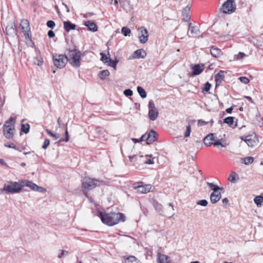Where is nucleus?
Segmentation results:
<instances>
[{
  "instance_id": "cd10ccee",
  "label": "nucleus",
  "mask_w": 263,
  "mask_h": 263,
  "mask_svg": "<svg viewBox=\"0 0 263 263\" xmlns=\"http://www.w3.org/2000/svg\"><path fill=\"white\" fill-rule=\"evenodd\" d=\"M123 263H139V260L134 256H129L123 260Z\"/></svg>"
},
{
  "instance_id": "f704fd0d",
  "label": "nucleus",
  "mask_w": 263,
  "mask_h": 263,
  "mask_svg": "<svg viewBox=\"0 0 263 263\" xmlns=\"http://www.w3.org/2000/svg\"><path fill=\"white\" fill-rule=\"evenodd\" d=\"M234 117H228L223 119V122L229 126H231L234 123Z\"/></svg>"
},
{
  "instance_id": "4be33fe9",
  "label": "nucleus",
  "mask_w": 263,
  "mask_h": 263,
  "mask_svg": "<svg viewBox=\"0 0 263 263\" xmlns=\"http://www.w3.org/2000/svg\"><path fill=\"white\" fill-rule=\"evenodd\" d=\"M210 52L211 55L215 58H218L222 55L221 50L215 46H213L211 48Z\"/></svg>"
},
{
  "instance_id": "680f3d73",
  "label": "nucleus",
  "mask_w": 263,
  "mask_h": 263,
  "mask_svg": "<svg viewBox=\"0 0 263 263\" xmlns=\"http://www.w3.org/2000/svg\"><path fill=\"white\" fill-rule=\"evenodd\" d=\"M65 253L66 254H68V251H65V250H62L61 253L59 254L58 257L59 258H61L65 255Z\"/></svg>"
},
{
  "instance_id": "473e14b6",
  "label": "nucleus",
  "mask_w": 263,
  "mask_h": 263,
  "mask_svg": "<svg viewBox=\"0 0 263 263\" xmlns=\"http://www.w3.org/2000/svg\"><path fill=\"white\" fill-rule=\"evenodd\" d=\"M109 71L108 70H103L100 71L99 76L101 80H105L106 77L109 75Z\"/></svg>"
},
{
  "instance_id": "c03bdc74",
  "label": "nucleus",
  "mask_w": 263,
  "mask_h": 263,
  "mask_svg": "<svg viewBox=\"0 0 263 263\" xmlns=\"http://www.w3.org/2000/svg\"><path fill=\"white\" fill-rule=\"evenodd\" d=\"M100 55L101 56V60L104 63H106L108 62V60L109 59L108 57H107L104 53L101 52Z\"/></svg>"
},
{
  "instance_id": "c85d7f7f",
  "label": "nucleus",
  "mask_w": 263,
  "mask_h": 263,
  "mask_svg": "<svg viewBox=\"0 0 263 263\" xmlns=\"http://www.w3.org/2000/svg\"><path fill=\"white\" fill-rule=\"evenodd\" d=\"M224 141L221 139L215 140L213 142L212 145H213L215 147H217L218 146L220 145L221 147H225L226 146V142H224Z\"/></svg>"
},
{
  "instance_id": "4468645a",
  "label": "nucleus",
  "mask_w": 263,
  "mask_h": 263,
  "mask_svg": "<svg viewBox=\"0 0 263 263\" xmlns=\"http://www.w3.org/2000/svg\"><path fill=\"white\" fill-rule=\"evenodd\" d=\"M191 8L189 6L184 8L182 11V16L183 17L182 20L185 22H190L191 20V16L190 14Z\"/></svg>"
},
{
  "instance_id": "7c9ffc66",
  "label": "nucleus",
  "mask_w": 263,
  "mask_h": 263,
  "mask_svg": "<svg viewBox=\"0 0 263 263\" xmlns=\"http://www.w3.org/2000/svg\"><path fill=\"white\" fill-rule=\"evenodd\" d=\"M137 90L138 93L139 94V95L140 96V97L142 98H145L146 97V96H147L146 92L145 90L142 87L138 86L137 87Z\"/></svg>"
},
{
  "instance_id": "3c124183",
  "label": "nucleus",
  "mask_w": 263,
  "mask_h": 263,
  "mask_svg": "<svg viewBox=\"0 0 263 263\" xmlns=\"http://www.w3.org/2000/svg\"><path fill=\"white\" fill-rule=\"evenodd\" d=\"M240 81L245 84H247L248 83H249V80L248 78H247V77H240L239 78Z\"/></svg>"
},
{
  "instance_id": "39448f33",
  "label": "nucleus",
  "mask_w": 263,
  "mask_h": 263,
  "mask_svg": "<svg viewBox=\"0 0 263 263\" xmlns=\"http://www.w3.org/2000/svg\"><path fill=\"white\" fill-rule=\"evenodd\" d=\"M52 58L54 65L59 68L65 67L68 61V57L64 54H53Z\"/></svg>"
},
{
  "instance_id": "13d9d810",
  "label": "nucleus",
  "mask_w": 263,
  "mask_h": 263,
  "mask_svg": "<svg viewBox=\"0 0 263 263\" xmlns=\"http://www.w3.org/2000/svg\"><path fill=\"white\" fill-rule=\"evenodd\" d=\"M208 123H209V122H206L202 120H199L198 121V126H204V125H206V124H208Z\"/></svg>"
},
{
  "instance_id": "6e6d98bb",
  "label": "nucleus",
  "mask_w": 263,
  "mask_h": 263,
  "mask_svg": "<svg viewBox=\"0 0 263 263\" xmlns=\"http://www.w3.org/2000/svg\"><path fill=\"white\" fill-rule=\"evenodd\" d=\"M4 146L7 147L13 148L14 149H18V148L14 145L13 143H10V144H5Z\"/></svg>"
},
{
  "instance_id": "bf43d9fd",
  "label": "nucleus",
  "mask_w": 263,
  "mask_h": 263,
  "mask_svg": "<svg viewBox=\"0 0 263 263\" xmlns=\"http://www.w3.org/2000/svg\"><path fill=\"white\" fill-rule=\"evenodd\" d=\"M47 35H48L49 37L52 38V37H53L55 36V33H54V32H53V30H50L48 31Z\"/></svg>"
},
{
  "instance_id": "774afa93",
  "label": "nucleus",
  "mask_w": 263,
  "mask_h": 263,
  "mask_svg": "<svg viewBox=\"0 0 263 263\" xmlns=\"http://www.w3.org/2000/svg\"><path fill=\"white\" fill-rule=\"evenodd\" d=\"M229 202V200L227 198H225L224 199H222V202L224 203V204H227Z\"/></svg>"
},
{
  "instance_id": "c756f323",
  "label": "nucleus",
  "mask_w": 263,
  "mask_h": 263,
  "mask_svg": "<svg viewBox=\"0 0 263 263\" xmlns=\"http://www.w3.org/2000/svg\"><path fill=\"white\" fill-rule=\"evenodd\" d=\"M153 205L155 210L160 213L162 211V205L159 203L157 200H154L153 201Z\"/></svg>"
},
{
  "instance_id": "09e8293b",
  "label": "nucleus",
  "mask_w": 263,
  "mask_h": 263,
  "mask_svg": "<svg viewBox=\"0 0 263 263\" xmlns=\"http://www.w3.org/2000/svg\"><path fill=\"white\" fill-rule=\"evenodd\" d=\"M124 95L126 97H130L133 95V91L130 89H126L123 92Z\"/></svg>"
},
{
  "instance_id": "8fccbe9b",
  "label": "nucleus",
  "mask_w": 263,
  "mask_h": 263,
  "mask_svg": "<svg viewBox=\"0 0 263 263\" xmlns=\"http://www.w3.org/2000/svg\"><path fill=\"white\" fill-rule=\"evenodd\" d=\"M46 25L48 27L51 28V29L54 28V27L55 26V24L54 22L52 20H49V21H47Z\"/></svg>"
},
{
  "instance_id": "4d7b16f0",
  "label": "nucleus",
  "mask_w": 263,
  "mask_h": 263,
  "mask_svg": "<svg viewBox=\"0 0 263 263\" xmlns=\"http://www.w3.org/2000/svg\"><path fill=\"white\" fill-rule=\"evenodd\" d=\"M34 63L35 64L40 66L43 64V60L42 58L39 59L37 58H35L34 60Z\"/></svg>"
},
{
  "instance_id": "49530a36",
  "label": "nucleus",
  "mask_w": 263,
  "mask_h": 263,
  "mask_svg": "<svg viewBox=\"0 0 263 263\" xmlns=\"http://www.w3.org/2000/svg\"><path fill=\"white\" fill-rule=\"evenodd\" d=\"M236 176V173H235L234 172H232L228 178L229 181L231 182H234L235 180Z\"/></svg>"
},
{
  "instance_id": "9b49d317",
  "label": "nucleus",
  "mask_w": 263,
  "mask_h": 263,
  "mask_svg": "<svg viewBox=\"0 0 263 263\" xmlns=\"http://www.w3.org/2000/svg\"><path fill=\"white\" fill-rule=\"evenodd\" d=\"M129 159L130 161L133 163L134 165L140 164L143 163V159L145 158L143 155H133L129 156Z\"/></svg>"
},
{
  "instance_id": "a878e982",
  "label": "nucleus",
  "mask_w": 263,
  "mask_h": 263,
  "mask_svg": "<svg viewBox=\"0 0 263 263\" xmlns=\"http://www.w3.org/2000/svg\"><path fill=\"white\" fill-rule=\"evenodd\" d=\"M241 139L243 140L249 146L253 147L255 144V141L252 139L250 136H247L245 139L242 137Z\"/></svg>"
},
{
  "instance_id": "37998d69",
  "label": "nucleus",
  "mask_w": 263,
  "mask_h": 263,
  "mask_svg": "<svg viewBox=\"0 0 263 263\" xmlns=\"http://www.w3.org/2000/svg\"><path fill=\"white\" fill-rule=\"evenodd\" d=\"M191 132V127L190 124H189L186 127V130L184 133V137H188L190 136Z\"/></svg>"
},
{
  "instance_id": "b1692460",
  "label": "nucleus",
  "mask_w": 263,
  "mask_h": 263,
  "mask_svg": "<svg viewBox=\"0 0 263 263\" xmlns=\"http://www.w3.org/2000/svg\"><path fill=\"white\" fill-rule=\"evenodd\" d=\"M158 263H170L168 256L164 254H159Z\"/></svg>"
},
{
  "instance_id": "e2e57ef3",
  "label": "nucleus",
  "mask_w": 263,
  "mask_h": 263,
  "mask_svg": "<svg viewBox=\"0 0 263 263\" xmlns=\"http://www.w3.org/2000/svg\"><path fill=\"white\" fill-rule=\"evenodd\" d=\"M146 133L143 135L140 138V140H138V141H146Z\"/></svg>"
},
{
  "instance_id": "0e129e2a",
  "label": "nucleus",
  "mask_w": 263,
  "mask_h": 263,
  "mask_svg": "<svg viewBox=\"0 0 263 263\" xmlns=\"http://www.w3.org/2000/svg\"><path fill=\"white\" fill-rule=\"evenodd\" d=\"M35 191H37L40 192H43L45 191V189L42 187H40L37 185V187H36Z\"/></svg>"
},
{
  "instance_id": "f3484780",
  "label": "nucleus",
  "mask_w": 263,
  "mask_h": 263,
  "mask_svg": "<svg viewBox=\"0 0 263 263\" xmlns=\"http://www.w3.org/2000/svg\"><path fill=\"white\" fill-rule=\"evenodd\" d=\"M84 25L88 28V30L92 32H96L98 30L97 24L91 21H87L84 23Z\"/></svg>"
},
{
  "instance_id": "1a4fd4ad",
  "label": "nucleus",
  "mask_w": 263,
  "mask_h": 263,
  "mask_svg": "<svg viewBox=\"0 0 263 263\" xmlns=\"http://www.w3.org/2000/svg\"><path fill=\"white\" fill-rule=\"evenodd\" d=\"M146 143L151 144L154 142L158 137L157 133L153 129H151L149 132L146 133Z\"/></svg>"
},
{
  "instance_id": "0eeeda50",
  "label": "nucleus",
  "mask_w": 263,
  "mask_h": 263,
  "mask_svg": "<svg viewBox=\"0 0 263 263\" xmlns=\"http://www.w3.org/2000/svg\"><path fill=\"white\" fill-rule=\"evenodd\" d=\"M20 27L25 37L26 38L28 37V39L31 38V36H30L29 35V33L30 32V27L29 22L28 21V20H22L20 24Z\"/></svg>"
},
{
  "instance_id": "5701e85b",
  "label": "nucleus",
  "mask_w": 263,
  "mask_h": 263,
  "mask_svg": "<svg viewBox=\"0 0 263 263\" xmlns=\"http://www.w3.org/2000/svg\"><path fill=\"white\" fill-rule=\"evenodd\" d=\"M148 115L151 120L155 121L157 119L158 115V109L157 108L154 109H149L148 110Z\"/></svg>"
},
{
  "instance_id": "a211bd4d",
  "label": "nucleus",
  "mask_w": 263,
  "mask_h": 263,
  "mask_svg": "<svg viewBox=\"0 0 263 263\" xmlns=\"http://www.w3.org/2000/svg\"><path fill=\"white\" fill-rule=\"evenodd\" d=\"M214 141H215V134L213 133L209 134L203 139L204 144L208 146H211Z\"/></svg>"
},
{
  "instance_id": "423d86ee",
  "label": "nucleus",
  "mask_w": 263,
  "mask_h": 263,
  "mask_svg": "<svg viewBox=\"0 0 263 263\" xmlns=\"http://www.w3.org/2000/svg\"><path fill=\"white\" fill-rule=\"evenodd\" d=\"M236 9V6L235 2L226 1L222 5L220 10L223 13L230 14L235 12Z\"/></svg>"
},
{
  "instance_id": "052dcab7",
  "label": "nucleus",
  "mask_w": 263,
  "mask_h": 263,
  "mask_svg": "<svg viewBox=\"0 0 263 263\" xmlns=\"http://www.w3.org/2000/svg\"><path fill=\"white\" fill-rule=\"evenodd\" d=\"M95 131L97 134H102L103 132V129L100 127H97L96 128Z\"/></svg>"
},
{
  "instance_id": "9d476101",
  "label": "nucleus",
  "mask_w": 263,
  "mask_h": 263,
  "mask_svg": "<svg viewBox=\"0 0 263 263\" xmlns=\"http://www.w3.org/2000/svg\"><path fill=\"white\" fill-rule=\"evenodd\" d=\"M146 56V52L143 49H139L134 52L132 55L130 56L129 59H143Z\"/></svg>"
},
{
  "instance_id": "4c0bfd02",
  "label": "nucleus",
  "mask_w": 263,
  "mask_h": 263,
  "mask_svg": "<svg viewBox=\"0 0 263 263\" xmlns=\"http://www.w3.org/2000/svg\"><path fill=\"white\" fill-rule=\"evenodd\" d=\"M109 61V66L114 68V69H116V66L117 63H118V60L116 59L115 60H112L111 59L109 58L108 60V62Z\"/></svg>"
},
{
  "instance_id": "bb28decb",
  "label": "nucleus",
  "mask_w": 263,
  "mask_h": 263,
  "mask_svg": "<svg viewBox=\"0 0 263 263\" xmlns=\"http://www.w3.org/2000/svg\"><path fill=\"white\" fill-rule=\"evenodd\" d=\"M16 121V117H10L9 119L6 121L4 125V127H12L13 125L14 124Z\"/></svg>"
},
{
  "instance_id": "6ab92c4d",
  "label": "nucleus",
  "mask_w": 263,
  "mask_h": 263,
  "mask_svg": "<svg viewBox=\"0 0 263 263\" xmlns=\"http://www.w3.org/2000/svg\"><path fill=\"white\" fill-rule=\"evenodd\" d=\"M152 186L151 184H145L144 185H139L137 187V192L142 193L146 194L151 191Z\"/></svg>"
},
{
  "instance_id": "58836bf2",
  "label": "nucleus",
  "mask_w": 263,
  "mask_h": 263,
  "mask_svg": "<svg viewBox=\"0 0 263 263\" xmlns=\"http://www.w3.org/2000/svg\"><path fill=\"white\" fill-rule=\"evenodd\" d=\"M243 160V162L246 165H249L253 163L254 158L252 157H247L245 158H242Z\"/></svg>"
},
{
  "instance_id": "72a5a7b5",
  "label": "nucleus",
  "mask_w": 263,
  "mask_h": 263,
  "mask_svg": "<svg viewBox=\"0 0 263 263\" xmlns=\"http://www.w3.org/2000/svg\"><path fill=\"white\" fill-rule=\"evenodd\" d=\"M254 202L258 207L260 206L263 203V197L261 196H256L254 199Z\"/></svg>"
},
{
  "instance_id": "412c9836",
  "label": "nucleus",
  "mask_w": 263,
  "mask_h": 263,
  "mask_svg": "<svg viewBox=\"0 0 263 263\" xmlns=\"http://www.w3.org/2000/svg\"><path fill=\"white\" fill-rule=\"evenodd\" d=\"M21 183L22 184V187L24 186H27L33 191H35L36 187H37V185L36 184L33 183L31 181L21 180Z\"/></svg>"
},
{
  "instance_id": "6e6552de",
  "label": "nucleus",
  "mask_w": 263,
  "mask_h": 263,
  "mask_svg": "<svg viewBox=\"0 0 263 263\" xmlns=\"http://www.w3.org/2000/svg\"><path fill=\"white\" fill-rule=\"evenodd\" d=\"M139 41L142 44L145 43L148 40V31L147 30L144 28L141 27L139 29Z\"/></svg>"
},
{
  "instance_id": "e433bc0d",
  "label": "nucleus",
  "mask_w": 263,
  "mask_h": 263,
  "mask_svg": "<svg viewBox=\"0 0 263 263\" xmlns=\"http://www.w3.org/2000/svg\"><path fill=\"white\" fill-rule=\"evenodd\" d=\"M30 125L29 124H22L21 125V130L25 134H28L29 132Z\"/></svg>"
},
{
  "instance_id": "69168bd1",
  "label": "nucleus",
  "mask_w": 263,
  "mask_h": 263,
  "mask_svg": "<svg viewBox=\"0 0 263 263\" xmlns=\"http://www.w3.org/2000/svg\"><path fill=\"white\" fill-rule=\"evenodd\" d=\"M233 109V107L232 106H231L226 109V112L228 114H231Z\"/></svg>"
},
{
  "instance_id": "864d4df0",
  "label": "nucleus",
  "mask_w": 263,
  "mask_h": 263,
  "mask_svg": "<svg viewBox=\"0 0 263 263\" xmlns=\"http://www.w3.org/2000/svg\"><path fill=\"white\" fill-rule=\"evenodd\" d=\"M148 108H149V109H156V107L155 106V105L154 102H153V101L151 100V101H149V103H148Z\"/></svg>"
},
{
  "instance_id": "5fc2aeb1",
  "label": "nucleus",
  "mask_w": 263,
  "mask_h": 263,
  "mask_svg": "<svg viewBox=\"0 0 263 263\" xmlns=\"http://www.w3.org/2000/svg\"><path fill=\"white\" fill-rule=\"evenodd\" d=\"M144 159H145V158L143 159V163L147 164H153L154 163L153 159H148V158H146L145 160H144Z\"/></svg>"
},
{
  "instance_id": "2f4dec72",
  "label": "nucleus",
  "mask_w": 263,
  "mask_h": 263,
  "mask_svg": "<svg viewBox=\"0 0 263 263\" xmlns=\"http://www.w3.org/2000/svg\"><path fill=\"white\" fill-rule=\"evenodd\" d=\"M206 184L209 187V188L214 191V190H223V187H219L218 185L214 184L213 183L206 182Z\"/></svg>"
},
{
  "instance_id": "338daca9",
  "label": "nucleus",
  "mask_w": 263,
  "mask_h": 263,
  "mask_svg": "<svg viewBox=\"0 0 263 263\" xmlns=\"http://www.w3.org/2000/svg\"><path fill=\"white\" fill-rule=\"evenodd\" d=\"M245 98L250 102L251 103H253L252 99L251 97L249 96H246Z\"/></svg>"
},
{
  "instance_id": "603ef678",
  "label": "nucleus",
  "mask_w": 263,
  "mask_h": 263,
  "mask_svg": "<svg viewBox=\"0 0 263 263\" xmlns=\"http://www.w3.org/2000/svg\"><path fill=\"white\" fill-rule=\"evenodd\" d=\"M49 144L50 140L48 139H45L42 145V148L43 149H46Z\"/></svg>"
},
{
  "instance_id": "7ed1b4c3",
  "label": "nucleus",
  "mask_w": 263,
  "mask_h": 263,
  "mask_svg": "<svg viewBox=\"0 0 263 263\" xmlns=\"http://www.w3.org/2000/svg\"><path fill=\"white\" fill-rule=\"evenodd\" d=\"M22 189V184L17 182L10 181L8 184H5L3 189L0 190L2 192H6L11 194L18 193Z\"/></svg>"
},
{
  "instance_id": "f257e3e1",
  "label": "nucleus",
  "mask_w": 263,
  "mask_h": 263,
  "mask_svg": "<svg viewBox=\"0 0 263 263\" xmlns=\"http://www.w3.org/2000/svg\"><path fill=\"white\" fill-rule=\"evenodd\" d=\"M99 216L100 218L102 223L108 226H112L120 221H125V216L121 213L110 212L106 213L102 212H99Z\"/></svg>"
},
{
  "instance_id": "dca6fc26",
  "label": "nucleus",
  "mask_w": 263,
  "mask_h": 263,
  "mask_svg": "<svg viewBox=\"0 0 263 263\" xmlns=\"http://www.w3.org/2000/svg\"><path fill=\"white\" fill-rule=\"evenodd\" d=\"M14 125L12 127H8L7 128L4 127V135L7 139H10L13 137L14 135Z\"/></svg>"
},
{
  "instance_id": "c9c22d12",
  "label": "nucleus",
  "mask_w": 263,
  "mask_h": 263,
  "mask_svg": "<svg viewBox=\"0 0 263 263\" xmlns=\"http://www.w3.org/2000/svg\"><path fill=\"white\" fill-rule=\"evenodd\" d=\"M246 54L242 52H239L238 54H235L234 55L233 60L237 61L242 59L244 57H246Z\"/></svg>"
},
{
  "instance_id": "20e7f679",
  "label": "nucleus",
  "mask_w": 263,
  "mask_h": 263,
  "mask_svg": "<svg viewBox=\"0 0 263 263\" xmlns=\"http://www.w3.org/2000/svg\"><path fill=\"white\" fill-rule=\"evenodd\" d=\"M100 181L97 179L84 177L82 181V187L86 191H90L100 184Z\"/></svg>"
},
{
  "instance_id": "2eb2a0df",
  "label": "nucleus",
  "mask_w": 263,
  "mask_h": 263,
  "mask_svg": "<svg viewBox=\"0 0 263 263\" xmlns=\"http://www.w3.org/2000/svg\"><path fill=\"white\" fill-rule=\"evenodd\" d=\"M204 65L201 64H195L191 68L193 70L192 76H197L201 73L204 70Z\"/></svg>"
},
{
  "instance_id": "ea45409f",
  "label": "nucleus",
  "mask_w": 263,
  "mask_h": 263,
  "mask_svg": "<svg viewBox=\"0 0 263 263\" xmlns=\"http://www.w3.org/2000/svg\"><path fill=\"white\" fill-rule=\"evenodd\" d=\"M121 32L124 35L127 36L131 33V30L126 27H123L121 29Z\"/></svg>"
},
{
  "instance_id": "79ce46f5",
  "label": "nucleus",
  "mask_w": 263,
  "mask_h": 263,
  "mask_svg": "<svg viewBox=\"0 0 263 263\" xmlns=\"http://www.w3.org/2000/svg\"><path fill=\"white\" fill-rule=\"evenodd\" d=\"M208 202L205 199L200 200L197 202V204L200 205H201L203 206H206L208 205Z\"/></svg>"
},
{
  "instance_id": "ddd939ff",
  "label": "nucleus",
  "mask_w": 263,
  "mask_h": 263,
  "mask_svg": "<svg viewBox=\"0 0 263 263\" xmlns=\"http://www.w3.org/2000/svg\"><path fill=\"white\" fill-rule=\"evenodd\" d=\"M220 190H214L210 195V201L212 203H216L221 198Z\"/></svg>"
},
{
  "instance_id": "f03ea898",
  "label": "nucleus",
  "mask_w": 263,
  "mask_h": 263,
  "mask_svg": "<svg viewBox=\"0 0 263 263\" xmlns=\"http://www.w3.org/2000/svg\"><path fill=\"white\" fill-rule=\"evenodd\" d=\"M67 57L70 64L74 67L78 68L80 66L81 52L77 48L67 49Z\"/></svg>"
},
{
  "instance_id": "a18cd8bd",
  "label": "nucleus",
  "mask_w": 263,
  "mask_h": 263,
  "mask_svg": "<svg viewBox=\"0 0 263 263\" xmlns=\"http://www.w3.org/2000/svg\"><path fill=\"white\" fill-rule=\"evenodd\" d=\"M65 139H61L59 141V142H63V141H65V142H68L69 140V135H68V130H67V128H66V131H65Z\"/></svg>"
},
{
  "instance_id": "de8ad7c7",
  "label": "nucleus",
  "mask_w": 263,
  "mask_h": 263,
  "mask_svg": "<svg viewBox=\"0 0 263 263\" xmlns=\"http://www.w3.org/2000/svg\"><path fill=\"white\" fill-rule=\"evenodd\" d=\"M47 133L48 134V135L51 137H52L53 138H54L55 139H57L58 138H59V135H58L57 134H54L49 129H46V130Z\"/></svg>"
},
{
  "instance_id": "f8f14e48",
  "label": "nucleus",
  "mask_w": 263,
  "mask_h": 263,
  "mask_svg": "<svg viewBox=\"0 0 263 263\" xmlns=\"http://www.w3.org/2000/svg\"><path fill=\"white\" fill-rule=\"evenodd\" d=\"M188 31L192 34L191 36L195 37L198 35L200 33V30L198 27L193 25L192 23H189ZM189 36H191L189 34Z\"/></svg>"
},
{
  "instance_id": "aec40b11",
  "label": "nucleus",
  "mask_w": 263,
  "mask_h": 263,
  "mask_svg": "<svg viewBox=\"0 0 263 263\" xmlns=\"http://www.w3.org/2000/svg\"><path fill=\"white\" fill-rule=\"evenodd\" d=\"M64 28L65 31L67 32H69L72 30H74L76 29L77 25L72 23L69 21H64L63 22Z\"/></svg>"
},
{
  "instance_id": "393cba45",
  "label": "nucleus",
  "mask_w": 263,
  "mask_h": 263,
  "mask_svg": "<svg viewBox=\"0 0 263 263\" xmlns=\"http://www.w3.org/2000/svg\"><path fill=\"white\" fill-rule=\"evenodd\" d=\"M224 77V71L220 70L215 76V80L216 81V86H218V82L219 80H223Z\"/></svg>"
},
{
  "instance_id": "a19ab883",
  "label": "nucleus",
  "mask_w": 263,
  "mask_h": 263,
  "mask_svg": "<svg viewBox=\"0 0 263 263\" xmlns=\"http://www.w3.org/2000/svg\"><path fill=\"white\" fill-rule=\"evenodd\" d=\"M211 87V84L209 82H206L204 85L202 92H204V91L206 92H209Z\"/></svg>"
}]
</instances>
